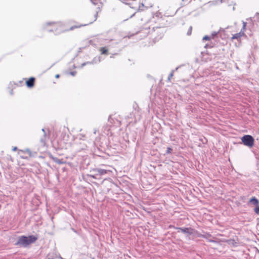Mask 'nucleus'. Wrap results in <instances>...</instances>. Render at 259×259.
I'll return each mask as SVG.
<instances>
[{
  "label": "nucleus",
  "instance_id": "1",
  "mask_svg": "<svg viewBox=\"0 0 259 259\" xmlns=\"http://www.w3.org/2000/svg\"><path fill=\"white\" fill-rule=\"evenodd\" d=\"M93 21L89 22L88 24H76L71 26L69 28H65L64 26L59 23L52 22L48 23V25L52 26V29H49L47 28V30L50 31H56L58 29L60 30L61 32H65L69 30H73L75 29L79 28L82 26H86L88 24L92 23Z\"/></svg>",
  "mask_w": 259,
  "mask_h": 259
},
{
  "label": "nucleus",
  "instance_id": "2",
  "mask_svg": "<svg viewBox=\"0 0 259 259\" xmlns=\"http://www.w3.org/2000/svg\"><path fill=\"white\" fill-rule=\"evenodd\" d=\"M36 239L37 238L33 235L29 236L28 237L22 236L18 238L15 244L19 246H26L34 242Z\"/></svg>",
  "mask_w": 259,
  "mask_h": 259
},
{
  "label": "nucleus",
  "instance_id": "3",
  "mask_svg": "<svg viewBox=\"0 0 259 259\" xmlns=\"http://www.w3.org/2000/svg\"><path fill=\"white\" fill-rule=\"evenodd\" d=\"M241 141L243 144L246 146L251 148L254 142L253 138L250 135H245L241 138Z\"/></svg>",
  "mask_w": 259,
  "mask_h": 259
},
{
  "label": "nucleus",
  "instance_id": "4",
  "mask_svg": "<svg viewBox=\"0 0 259 259\" xmlns=\"http://www.w3.org/2000/svg\"><path fill=\"white\" fill-rule=\"evenodd\" d=\"M245 27L246 23H244L242 29L240 30V31L239 33L234 34L231 38V39L232 40H233V39H237L238 40H240L241 37L245 35L244 31L245 30Z\"/></svg>",
  "mask_w": 259,
  "mask_h": 259
},
{
  "label": "nucleus",
  "instance_id": "5",
  "mask_svg": "<svg viewBox=\"0 0 259 259\" xmlns=\"http://www.w3.org/2000/svg\"><path fill=\"white\" fill-rule=\"evenodd\" d=\"M35 78L33 77H31L26 81V84L28 88H32L34 85Z\"/></svg>",
  "mask_w": 259,
  "mask_h": 259
},
{
  "label": "nucleus",
  "instance_id": "6",
  "mask_svg": "<svg viewBox=\"0 0 259 259\" xmlns=\"http://www.w3.org/2000/svg\"><path fill=\"white\" fill-rule=\"evenodd\" d=\"M93 171L96 172L95 175H104L106 174L108 171H109V170H108L100 168L94 169Z\"/></svg>",
  "mask_w": 259,
  "mask_h": 259
},
{
  "label": "nucleus",
  "instance_id": "7",
  "mask_svg": "<svg viewBox=\"0 0 259 259\" xmlns=\"http://www.w3.org/2000/svg\"><path fill=\"white\" fill-rule=\"evenodd\" d=\"M99 52L102 55H107L108 54V48L106 47L101 48L99 49Z\"/></svg>",
  "mask_w": 259,
  "mask_h": 259
},
{
  "label": "nucleus",
  "instance_id": "8",
  "mask_svg": "<svg viewBox=\"0 0 259 259\" xmlns=\"http://www.w3.org/2000/svg\"><path fill=\"white\" fill-rule=\"evenodd\" d=\"M180 230L182 231V232L185 233H192L193 229L191 228H179Z\"/></svg>",
  "mask_w": 259,
  "mask_h": 259
},
{
  "label": "nucleus",
  "instance_id": "9",
  "mask_svg": "<svg viewBox=\"0 0 259 259\" xmlns=\"http://www.w3.org/2000/svg\"><path fill=\"white\" fill-rule=\"evenodd\" d=\"M249 202L255 206H257L258 204V201L255 197H252L249 200Z\"/></svg>",
  "mask_w": 259,
  "mask_h": 259
},
{
  "label": "nucleus",
  "instance_id": "10",
  "mask_svg": "<svg viewBox=\"0 0 259 259\" xmlns=\"http://www.w3.org/2000/svg\"><path fill=\"white\" fill-rule=\"evenodd\" d=\"M53 160H54V161H55L57 163H58V164H62V163H63V162L61 161V160H60L59 159H58L57 158L53 157Z\"/></svg>",
  "mask_w": 259,
  "mask_h": 259
},
{
  "label": "nucleus",
  "instance_id": "11",
  "mask_svg": "<svg viewBox=\"0 0 259 259\" xmlns=\"http://www.w3.org/2000/svg\"><path fill=\"white\" fill-rule=\"evenodd\" d=\"M254 211L256 213L259 214V205L256 206V207L254 208Z\"/></svg>",
  "mask_w": 259,
  "mask_h": 259
},
{
  "label": "nucleus",
  "instance_id": "12",
  "mask_svg": "<svg viewBox=\"0 0 259 259\" xmlns=\"http://www.w3.org/2000/svg\"><path fill=\"white\" fill-rule=\"evenodd\" d=\"M203 40H210L211 39V38L210 37L207 36V35H205L203 37Z\"/></svg>",
  "mask_w": 259,
  "mask_h": 259
},
{
  "label": "nucleus",
  "instance_id": "13",
  "mask_svg": "<svg viewBox=\"0 0 259 259\" xmlns=\"http://www.w3.org/2000/svg\"><path fill=\"white\" fill-rule=\"evenodd\" d=\"M171 151H172V149L171 148H170V147H168L167 148L166 153L167 154L170 153L171 152Z\"/></svg>",
  "mask_w": 259,
  "mask_h": 259
},
{
  "label": "nucleus",
  "instance_id": "14",
  "mask_svg": "<svg viewBox=\"0 0 259 259\" xmlns=\"http://www.w3.org/2000/svg\"><path fill=\"white\" fill-rule=\"evenodd\" d=\"M88 176H89V177L92 178H93V179H96V176H94V175H88Z\"/></svg>",
  "mask_w": 259,
  "mask_h": 259
},
{
  "label": "nucleus",
  "instance_id": "15",
  "mask_svg": "<svg viewBox=\"0 0 259 259\" xmlns=\"http://www.w3.org/2000/svg\"><path fill=\"white\" fill-rule=\"evenodd\" d=\"M91 1H92V3H93L94 4H97V1L98 0H91Z\"/></svg>",
  "mask_w": 259,
  "mask_h": 259
},
{
  "label": "nucleus",
  "instance_id": "16",
  "mask_svg": "<svg viewBox=\"0 0 259 259\" xmlns=\"http://www.w3.org/2000/svg\"><path fill=\"white\" fill-rule=\"evenodd\" d=\"M70 74H71L72 76H74V75L76 74V72H70Z\"/></svg>",
  "mask_w": 259,
  "mask_h": 259
},
{
  "label": "nucleus",
  "instance_id": "17",
  "mask_svg": "<svg viewBox=\"0 0 259 259\" xmlns=\"http://www.w3.org/2000/svg\"><path fill=\"white\" fill-rule=\"evenodd\" d=\"M173 76V74L171 73H170V74L169 75V76L168 77V79L170 80V78Z\"/></svg>",
  "mask_w": 259,
  "mask_h": 259
},
{
  "label": "nucleus",
  "instance_id": "18",
  "mask_svg": "<svg viewBox=\"0 0 259 259\" xmlns=\"http://www.w3.org/2000/svg\"><path fill=\"white\" fill-rule=\"evenodd\" d=\"M59 77H60V75H59V74H56V75H55V77H56V78H59Z\"/></svg>",
  "mask_w": 259,
  "mask_h": 259
},
{
  "label": "nucleus",
  "instance_id": "19",
  "mask_svg": "<svg viewBox=\"0 0 259 259\" xmlns=\"http://www.w3.org/2000/svg\"><path fill=\"white\" fill-rule=\"evenodd\" d=\"M67 130V129H66L65 127H64L62 131L64 132H65Z\"/></svg>",
  "mask_w": 259,
  "mask_h": 259
},
{
  "label": "nucleus",
  "instance_id": "20",
  "mask_svg": "<svg viewBox=\"0 0 259 259\" xmlns=\"http://www.w3.org/2000/svg\"><path fill=\"white\" fill-rule=\"evenodd\" d=\"M198 236H199V237H205V235H199Z\"/></svg>",
  "mask_w": 259,
  "mask_h": 259
},
{
  "label": "nucleus",
  "instance_id": "21",
  "mask_svg": "<svg viewBox=\"0 0 259 259\" xmlns=\"http://www.w3.org/2000/svg\"><path fill=\"white\" fill-rule=\"evenodd\" d=\"M17 149V148L16 147H15L14 149H13V150H16Z\"/></svg>",
  "mask_w": 259,
  "mask_h": 259
}]
</instances>
